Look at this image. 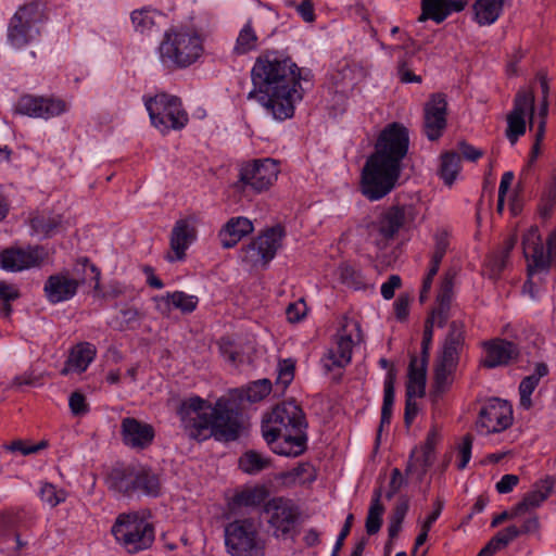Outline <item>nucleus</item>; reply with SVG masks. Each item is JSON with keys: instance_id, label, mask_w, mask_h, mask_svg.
Wrapping results in <instances>:
<instances>
[{"instance_id": "obj_35", "label": "nucleus", "mask_w": 556, "mask_h": 556, "mask_svg": "<svg viewBox=\"0 0 556 556\" xmlns=\"http://www.w3.org/2000/svg\"><path fill=\"white\" fill-rule=\"evenodd\" d=\"M426 375L427 365H425V362H419L415 355L410 356L406 391H415L418 397H422L426 393Z\"/></svg>"}, {"instance_id": "obj_44", "label": "nucleus", "mask_w": 556, "mask_h": 556, "mask_svg": "<svg viewBox=\"0 0 556 556\" xmlns=\"http://www.w3.org/2000/svg\"><path fill=\"white\" fill-rule=\"evenodd\" d=\"M21 292L14 285L0 281V315L9 319L12 314L11 303L20 299Z\"/></svg>"}, {"instance_id": "obj_52", "label": "nucleus", "mask_w": 556, "mask_h": 556, "mask_svg": "<svg viewBox=\"0 0 556 556\" xmlns=\"http://www.w3.org/2000/svg\"><path fill=\"white\" fill-rule=\"evenodd\" d=\"M14 16H20V20H23V23L36 28V23L41 16L40 7L35 2L25 4L15 12Z\"/></svg>"}, {"instance_id": "obj_53", "label": "nucleus", "mask_w": 556, "mask_h": 556, "mask_svg": "<svg viewBox=\"0 0 556 556\" xmlns=\"http://www.w3.org/2000/svg\"><path fill=\"white\" fill-rule=\"evenodd\" d=\"M40 498L49 506L55 507L65 500V493L61 490L58 491L53 484L46 483L40 489Z\"/></svg>"}, {"instance_id": "obj_36", "label": "nucleus", "mask_w": 556, "mask_h": 556, "mask_svg": "<svg viewBox=\"0 0 556 556\" xmlns=\"http://www.w3.org/2000/svg\"><path fill=\"white\" fill-rule=\"evenodd\" d=\"M37 34V28L23 23V20H20V16L13 15L9 24L8 33V37L12 46L16 48L24 47L34 39Z\"/></svg>"}, {"instance_id": "obj_23", "label": "nucleus", "mask_w": 556, "mask_h": 556, "mask_svg": "<svg viewBox=\"0 0 556 556\" xmlns=\"http://www.w3.org/2000/svg\"><path fill=\"white\" fill-rule=\"evenodd\" d=\"M467 5V0H422L419 22L432 20L442 23L453 12H460Z\"/></svg>"}, {"instance_id": "obj_28", "label": "nucleus", "mask_w": 556, "mask_h": 556, "mask_svg": "<svg viewBox=\"0 0 556 556\" xmlns=\"http://www.w3.org/2000/svg\"><path fill=\"white\" fill-rule=\"evenodd\" d=\"M555 479L546 477L540 480L533 485V489L528 492L522 501L517 504L518 510L522 514L530 509H534L541 506V504L547 500L553 492Z\"/></svg>"}, {"instance_id": "obj_30", "label": "nucleus", "mask_w": 556, "mask_h": 556, "mask_svg": "<svg viewBox=\"0 0 556 556\" xmlns=\"http://www.w3.org/2000/svg\"><path fill=\"white\" fill-rule=\"evenodd\" d=\"M162 484L159 475L149 467L138 466L135 482V496L156 497L161 494Z\"/></svg>"}, {"instance_id": "obj_60", "label": "nucleus", "mask_w": 556, "mask_h": 556, "mask_svg": "<svg viewBox=\"0 0 556 556\" xmlns=\"http://www.w3.org/2000/svg\"><path fill=\"white\" fill-rule=\"evenodd\" d=\"M306 314V306L303 300L290 303L286 309L287 319L291 323L300 321Z\"/></svg>"}, {"instance_id": "obj_45", "label": "nucleus", "mask_w": 556, "mask_h": 556, "mask_svg": "<svg viewBox=\"0 0 556 556\" xmlns=\"http://www.w3.org/2000/svg\"><path fill=\"white\" fill-rule=\"evenodd\" d=\"M517 239L515 236L507 238L502 250L491 258V269L495 275H500L506 268L510 252L513 251Z\"/></svg>"}, {"instance_id": "obj_16", "label": "nucleus", "mask_w": 556, "mask_h": 556, "mask_svg": "<svg viewBox=\"0 0 556 556\" xmlns=\"http://www.w3.org/2000/svg\"><path fill=\"white\" fill-rule=\"evenodd\" d=\"M447 101L443 93H434L424 109V130L431 141L438 140L446 128Z\"/></svg>"}, {"instance_id": "obj_46", "label": "nucleus", "mask_w": 556, "mask_h": 556, "mask_svg": "<svg viewBox=\"0 0 556 556\" xmlns=\"http://www.w3.org/2000/svg\"><path fill=\"white\" fill-rule=\"evenodd\" d=\"M384 513V506L378 504L377 501H371L366 517L365 528L369 535H374L379 532L382 526V515Z\"/></svg>"}, {"instance_id": "obj_9", "label": "nucleus", "mask_w": 556, "mask_h": 556, "mask_svg": "<svg viewBox=\"0 0 556 556\" xmlns=\"http://www.w3.org/2000/svg\"><path fill=\"white\" fill-rule=\"evenodd\" d=\"M523 254L528 261V280L523 285V292H528L532 299L536 298L539 291L538 282L534 281L535 276L547 275L551 263L555 253H545L541 235L536 227H532L522 240Z\"/></svg>"}, {"instance_id": "obj_56", "label": "nucleus", "mask_w": 556, "mask_h": 556, "mask_svg": "<svg viewBox=\"0 0 556 556\" xmlns=\"http://www.w3.org/2000/svg\"><path fill=\"white\" fill-rule=\"evenodd\" d=\"M68 405L75 416H83L89 412L85 395L77 391L71 394Z\"/></svg>"}, {"instance_id": "obj_20", "label": "nucleus", "mask_w": 556, "mask_h": 556, "mask_svg": "<svg viewBox=\"0 0 556 556\" xmlns=\"http://www.w3.org/2000/svg\"><path fill=\"white\" fill-rule=\"evenodd\" d=\"M121 434L125 445L144 450L152 444L155 432L151 425L126 417L121 424Z\"/></svg>"}, {"instance_id": "obj_42", "label": "nucleus", "mask_w": 556, "mask_h": 556, "mask_svg": "<svg viewBox=\"0 0 556 556\" xmlns=\"http://www.w3.org/2000/svg\"><path fill=\"white\" fill-rule=\"evenodd\" d=\"M258 37L255 29L249 21L239 31V35L233 47V52L238 55H242L253 51L257 48Z\"/></svg>"}, {"instance_id": "obj_63", "label": "nucleus", "mask_w": 556, "mask_h": 556, "mask_svg": "<svg viewBox=\"0 0 556 556\" xmlns=\"http://www.w3.org/2000/svg\"><path fill=\"white\" fill-rule=\"evenodd\" d=\"M457 147L463 157L468 161L476 162L483 155L482 150L475 148L466 141H459Z\"/></svg>"}, {"instance_id": "obj_10", "label": "nucleus", "mask_w": 556, "mask_h": 556, "mask_svg": "<svg viewBox=\"0 0 556 556\" xmlns=\"http://www.w3.org/2000/svg\"><path fill=\"white\" fill-rule=\"evenodd\" d=\"M279 163L273 159H258L243 163L239 168L238 180L233 189L238 192H263L277 180Z\"/></svg>"}, {"instance_id": "obj_3", "label": "nucleus", "mask_w": 556, "mask_h": 556, "mask_svg": "<svg viewBox=\"0 0 556 556\" xmlns=\"http://www.w3.org/2000/svg\"><path fill=\"white\" fill-rule=\"evenodd\" d=\"M408 147L409 134L404 125L392 123L380 132L362 170L361 189L368 200L378 201L394 189Z\"/></svg>"}, {"instance_id": "obj_43", "label": "nucleus", "mask_w": 556, "mask_h": 556, "mask_svg": "<svg viewBox=\"0 0 556 556\" xmlns=\"http://www.w3.org/2000/svg\"><path fill=\"white\" fill-rule=\"evenodd\" d=\"M269 466V459L256 451H248L239 458V467L249 475H255Z\"/></svg>"}, {"instance_id": "obj_40", "label": "nucleus", "mask_w": 556, "mask_h": 556, "mask_svg": "<svg viewBox=\"0 0 556 556\" xmlns=\"http://www.w3.org/2000/svg\"><path fill=\"white\" fill-rule=\"evenodd\" d=\"M413 458V455L410 456ZM434 460V450H426L421 446V455L414 460L409 459L405 472L406 475H416V479L421 481L427 473L428 469L432 466Z\"/></svg>"}, {"instance_id": "obj_55", "label": "nucleus", "mask_w": 556, "mask_h": 556, "mask_svg": "<svg viewBox=\"0 0 556 556\" xmlns=\"http://www.w3.org/2000/svg\"><path fill=\"white\" fill-rule=\"evenodd\" d=\"M472 441V437L470 434H466L458 446L459 462L457 464V468L459 470L465 469L471 458Z\"/></svg>"}, {"instance_id": "obj_11", "label": "nucleus", "mask_w": 556, "mask_h": 556, "mask_svg": "<svg viewBox=\"0 0 556 556\" xmlns=\"http://www.w3.org/2000/svg\"><path fill=\"white\" fill-rule=\"evenodd\" d=\"M264 513L268 516L273 536L285 540L295 534L301 513L291 500L274 497L265 504Z\"/></svg>"}, {"instance_id": "obj_41", "label": "nucleus", "mask_w": 556, "mask_h": 556, "mask_svg": "<svg viewBox=\"0 0 556 556\" xmlns=\"http://www.w3.org/2000/svg\"><path fill=\"white\" fill-rule=\"evenodd\" d=\"M460 170V157L456 152H445L441 156L440 177L444 184L452 186Z\"/></svg>"}, {"instance_id": "obj_61", "label": "nucleus", "mask_w": 556, "mask_h": 556, "mask_svg": "<svg viewBox=\"0 0 556 556\" xmlns=\"http://www.w3.org/2000/svg\"><path fill=\"white\" fill-rule=\"evenodd\" d=\"M397 75L402 83H421V77L415 75L408 67V63L405 59L401 60L397 65Z\"/></svg>"}, {"instance_id": "obj_27", "label": "nucleus", "mask_w": 556, "mask_h": 556, "mask_svg": "<svg viewBox=\"0 0 556 556\" xmlns=\"http://www.w3.org/2000/svg\"><path fill=\"white\" fill-rule=\"evenodd\" d=\"M253 231V224L247 217H232L220 229L218 238L225 249L233 248L243 237Z\"/></svg>"}, {"instance_id": "obj_19", "label": "nucleus", "mask_w": 556, "mask_h": 556, "mask_svg": "<svg viewBox=\"0 0 556 556\" xmlns=\"http://www.w3.org/2000/svg\"><path fill=\"white\" fill-rule=\"evenodd\" d=\"M455 276L456 273L453 269H448L444 274L435 298V306L426 318V320H431L432 325H437L439 328H443L451 317Z\"/></svg>"}, {"instance_id": "obj_12", "label": "nucleus", "mask_w": 556, "mask_h": 556, "mask_svg": "<svg viewBox=\"0 0 556 556\" xmlns=\"http://www.w3.org/2000/svg\"><path fill=\"white\" fill-rule=\"evenodd\" d=\"M529 114L530 128L536 123L534 116V94L529 89H520L514 99L513 110L507 114L506 138L511 144L526 134V115Z\"/></svg>"}, {"instance_id": "obj_5", "label": "nucleus", "mask_w": 556, "mask_h": 556, "mask_svg": "<svg viewBox=\"0 0 556 556\" xmlns=\"http://www.w3.org/2000/svg\"><path fill=\"white\" fill-rule=\"evenodd\" d=\"M159 51L161 61L166 67H187L202 54V39L195 31H167Z\"/></svg>"}, {"instance_id": "obj_8", "label": "nucleus", "mask_w": 556, "mask_h": 556, "mask_svg": "<svg viewBox=\"0 0 556 556\" xmlns=\"http://www.w3.org/2000/svg\"><path fill=\"white\" fill-rule=\"evenodd\" d=\"M225 545L231 556H263L265 542L251 518L238 519L225 527Z\"/></svg>"}, {"instance_id": "obj_33", "label": "nucleus", "mask_w": 556, "mask_h": 556, "mask_svg": "<svg viewBox=\"0 0 556 556\" xmlns=\"http://www.w3.org/2000/svg\"><path fill=\"white\" fill-rule=\"evenodd\" d=\"M548 374L545 363H536L533 374L525 377L519 384L520 406L529 409L532 406L531 395L538 387L540 379Z\"/></svg>"}, {"instance_id": "obj_4", "label": "nucleus", "mask_w": 556, "mask_h": 556, "mask_svg": "<svg viewBox=\"0 0 556 556\" xmlns=\"http://www.w3.org/2000/svg\"><path fill=\"white\" fill-rule=\"evenodd\" d=\"M306 429L305 414L294 400L277 404L262 419L264 440L274 453L282 456L296 457L306 451Z\"/></svg>"}, {"instance_id": "obj_21", "label": "nucleus", "mask_w": 556, "mask_h": 556, "mask_svg": "<svg viewBox=\"0 0 556 556\" xmlns=\"http://www.w3.org/2000/svg\"><path fill=\"white\" fill-rule=\"evenodd\" d=\"M410 218H413L412 206L393 205L380 215L376 227L382 239L388 242L394 239Z\"/></svg>"}, {"instance_id": "obj_15", "label": "nucleus", "mask_w": 556, "mask_h": 556, "mask_svg": "<svg viewBox=\"0 0 556 556\" xmlns=\"http://www.w3.org/2000/svg\"><path fill=\"white\" fill-rule=\"evenodd\" d=\"M66 102L53 97L22 96L14 106V112L34 118L49 119L66 112Z\"/></svg>"}, {"instance_id": "obj_64", "label": "nucleus", "mask_w": 556, "mask_h": 556, "mask_svg": "<svg viewBox=\"0 0 556 556\" xmlns=\"http://www.w3.org/2000/svg\"><path fill=\"white\" fill-rule=\"evenodd\" d=\"M401 286V277L397 275H392L389 279L382 283L381 286V295L386 300H391L394 296L395 289Z\"/></svg>"}, {"instance_id": "obj_6", "label": "nucleus", "mask_w": 556, "mask_h": 556, "mask_svg": "<svg viewBox=\"0 0 556 556\" xmlns=\"http://www.w3.org/2000/svg\"><path fill=\"white\" fill-rule=\"evenodd\" d=\"M143 100L152 125L162 132L179 130L187 125L188 114L178 97L161 92Z\"/></svg>"}, {"instance_id": "obj_50", "label": "nucleus", "mask_w": 556, "mask_h": 556, "mask_svg": "<svg viewBox=\"0 0 556 556\" xmlns=\"http://www.w3.org/2000/svg\"><path fill=\"white\" fill-rule=\"evenodd\" d=\"M465 324L462 320H453L448 325V331L444 343H448L450 345L457 348H463L465 343Z\"/></svg>"}, {"instance_id": "obj_26", "label": "nucleus", "mask_w": 556, "mask_h": 556, "mask_svg": "<svg viewBox=\"0 0 556 556\" xmlns=\"http://www.w3.org/2000/svg\"><path fill=\"white\" fill-rule=\"evenodd\" d=\"M194 239V228L186 219H178L170 233V249L174 255L167 254L168 262L181 261L186 256V250Z\"/></svg>"}, {"instance_id": "obj_48", "label": "nucleus", "mask_w": 556, "mask_h": 556, "mask_svg": "<svg viewBox=\"0 0 556 556\" xmlns=\"http://www.w3.org/2000/svg\"><path fill=\"white\" fill-rule=\"evenodd\" d=\"M295 362L291 358L282 359L278 364L276 386L283 392L294 378Z\"/></svg>"}, {"instance_id": "obj_37", "label": "nucleus", "mask_w": 556, "mask_h": 556, "mask_svg": "<svg viewBox=\"0 0 556 556\" xmlns=\"http://www.w3.org/2000/svg\"><path fill=\"white\" fill-rule=\"evenodd\" d=\"M505 0H477L473 4L476 21L480 25H491L501 15Z\"/></svg>"}, {"instance_id": "obj_29", "label": "nucleus", "mask_w": 556, "mask_h": 556, "mask_svg": "<svg viewBox=\"0 0 556 556\" xmlns=\"http://www.w3.org/2000/svg\"><path fill=\"white\" fill-rule=\"evenodd\" d=\"M155 300L159 302V308L163 312H170V308L174 307L184 314L192 313L199 303L195 295L187 294L184 291L167 292Z\"/></svg>"}, {"instance_id": "obj_7", "label": "nucleus", "mask_w": 556, "mask_h": 556, "mask_svg": "<svg viewBox=\"0 0 556 556\" xmlns=\"http://www.w3.org/2000/svg\"><path fill=\"white\" fill-rule=\"evenodd\" d=\"M112 533L129 553H137L151 546L154 541V528L137 513L121 514Z\"/></svg>"}, {"instance_id": "obj_51", "label": "nucleus", "mask_w": 556, "mask_h": 556, "mask_svg": "<svg viewBox=\"0 0 556 556\" xmlns=\"http://www.w3.org/2000/svg\"><path fill=\"white\" fill-rule=\"evenodd\" d=\"M263 502V493L257 489L244 490L233 497V504L238 506L255 507Z\"/></svg>"}, {"instance_id": "obj_38", "label": "nucleus", "mask_w": 556, "mask_h": 556, "mask_svg": "<svg viewBox=\"0 0 556 556\" xmlns=\"http://www.w3.org/2000/svg\"><path fill=\"white\" fill-rule=\"evenodd\" d=\"M131 23L135 29L141 34L151 31L154 27H159L164 16L156 10L142 9L131 13Z\"/></svg>"}, {"instance_id": "obj_47", "label": "nucleus", "mask_w": 556, "mask_h": 556, "mask_svg": "<svg viewBox=\"0 0 556 556\" xmlns=\"http://www.w3.org/2000/svg\"><path fill=\"white\" fill-rule=\"evenodd\" d=\"M340 278L345 286L355 290L363 289L366 286L362 273L348 264L340 267Z\"/></svg>"}, {"instance_id": "obj_34", "label": "nucleus", "mask_w": 556, "mask_h": 556, "mask_svg": "<svg viewBox=\"0 0 556 556\" xmlns=\"http://www.w3.org/2000/svg\"><path fill=\"white\" fill-rule=\"evenodd\" d=\"M36 519L31 509L14 508L0 515V528L11 530L16 528H29Z\"/></svg>"}, {"instance_id": "obj_1", "label": "nucleus", "mask_w": 556, "mask_h": 556, "mask_svg": "<svg viewBox=\"0 0 556 556\" xmlns=\"http://www.w3.org/2000/svg\"><path fill=\"white\" fill-rule=\"evenodd\" d=\"M270 391V380L260 379L244 388L230 390L214 404L200 396L189 397L180 404L177 414L190 439L200 442L213 437L217 441H235L244 428L243 402H260Z\"/></svg>"}, {"instance_id": "obj_32", "label": "nucleus", "mask_w": 556, "mask_h": 556, "mask_svg": "<svg viewBox=\"0 0 556 556\" xmlns=\"http://www.w3.org/2000/svg\"><path fill=\"white\" fill-rule=\"evenodd\" d=\"M396 380V370L390 367L383 384V402L381 407L380 426L378 429V438L384 426H389L392 417V408L394 404V386Z\"/></svg>"}, {"instance_id": "obj_24", "label": "nucleus", "mask_w": 556, "mask_h": 556, "mask_svg": "<svg viewBox=\"0 0 556 556\" xmlns=\"http://www.w3.org/2000/svg\"><path fill=\"white\" fill-rule=\"evenodd\" d=\"M485 358L482 364L486 368H495L507 365L513 358L517 357V346L507 340L496 339L484 342Z\"/></svg>"}, {"instance_id": "obj_31", "label": "nucleus", "mask_w": 556, "mask_h": 556, "mask_svg": "<svg viewBox=\"0 0 556 556\" xmlns=\"http://www.w3.org/2000/svg\"><path fill=\"white\" fill-rule=\"evenodd\" d=\"M352 346L353 341L351 336H340L337 340L336 346L328 351L326 355L327 363L325 366L328 369H332L334 367L342 368L346 366L352 358Z\"/></svg>"}, {"instance_id": "obj_14", "label": "nucleus", "mask_w": 556, "mask_h": 556, "mask_svg": "<svg viewBox=\"0 0 556 556\" xmlns=\"http://www.w3.org/2000/svg\"><path fill=\"white\" fill-rule=\"evenodd\" d=\"M513 421V408L507 401L490 400L479 413L477 428L482 433H497L507 429Z\"/></svg>"}, {"instance_id": "obj_57", "label": "nucleus", "mask_w": 556, "mask_h": 556, "mask_svg": "<svg viewBox=\"0 0 556 556\" xmlns=\"http://www.w3.org/2000/svg\"><path fill=\"white\" fill-rule=\"evenodd\" d=\"M417 396L415 391H406V401H405V412H404V422L407 427H409L417 416L418 405L414 401V397Z\"/></svg>"}, {"instance_id": "obj_2", "label": "nucleus", "mask_w": 556, "mask_h": 556, "mask_svg": "<svg viewBox=\"0 0 556 556\" xmlns=\"http://www.w3.org/2000/svg\"><path fill=\"white\" fill-rule=\"evenodd\" d=\"M251 78L253 89L249 99L257 102L277 121H285L294 114V104L302 100L301 80H307L301 68L290 59L276 52L256 59Z\"/></svg>"}, {"instance_id": "obj_22", "label": "nucleus", "mask_w": 556, "mask_h": 556, "mask_svg": "<svg viewBox=\"0 0 556 556\" xmlns=\"http://www.w3.org/2000/svg\"><path fill=\"white\" fill-rule=\"evenodd\" d=\"M138 466L118 465L113 467L106 477L109 490L126 497L135 496V482Z\"/></svg>"}, {"instance_id": "obj_39", "label": "nucleus", "mask_w": 556, "mask_h": 556, "mask_svg": "<svg viewBox=\"0 0 556 556\" xmlns=\"http://www.w3.org/2000/svg\"><path fill=\"white\" fill-rule=\"evenodd\" d=\"M31 228L45 237H52L62 226V216L59 214L38 215L30 220Z\"/></svg>"}, {"instance_id": "obj_17", "label": "nucleus", "mask_w": 556, "mask_h": 556, "mask_svg": "<svg viewBox=\"0 0 556 556\" xmlns=\"http://www.w3.org/2000/svg\"><path fill=\"white\" fill-rule=\"evenodd\" d=\"M47 253L42 247L27 249H8L0 253V267L10 271H21L39 266Z\"/></svg>"}, {"instance_id": "obj_13", "label": "nucleus", "mask_w": 556, "mask_h": 556, "mask_svg": "<svg viewBox=\"0 0 556 556\" xmlns=\"http://www.w3.org/2000/svg\"><path fill=\"white\" fill-rule=\"evenodd\" d=\"M283 236L280 225L266 229L245 248V260L253 265L268 264L281 247Z\"/></svg>"}, {"instance_id": "obj_62", "label": "nucleus", "mask_w": 556, "mask_h": 556, "mask_svg": "<svg viewBox=\"0 0 556 556\" xmlns=\"http://www.w3.org/2000/svg\"><path fill=\"white\" fill-rule=\"evenodd\" d=\"M519 477L516 475H504L496 483L495 489L500 494H507L518 484Z\"/></svg>"}, {"instance_id": "obj_25", "label": "nucleus", "mask_w": 556, "mask_h": 556, "mask_svg": "<svg viewBox=\"0 0 556 556\" xmlns=\"http://www.w3.org/2000/svg\"><path fill=\"white\" fill-rule=\"evenodd\" d=\"M97 355L96 346L90 342H79L74 345L65 362L61 375H68L70 372L81 374L87 370L89 365L93 362Z\"/></svg>"}, {"instance_id": "obj_18", "label": "nucleus", "mask_w": 556, "mask_h": 556, "mask_svg": "<svg viewBox=\"0 0 556 556\" xmlns=\"http://www.w3.org/2000/svg\"><path fill=\"white\" fill-rule=\"evenodd\" d=\"M84 282L85 279L71 277L68 271L51 275L43 286L45 296L51 304L70 301L76 295L79 286Z\"/></svg>"}, {"instance_id": "obj_59", "label": "nucleus", "mask_w": 556, "mask_h": 556, "mask_svg": "<svg viewBox=\"0 0 556 556\" xmlns=\"http://www.w3.org/2000/svg\"><path fill=\"white\" fill-rule=\"evenodd\" d=\"M520 536L519 528L511 525L498 531L493 538L498 542L502 547L507 546L511 541Z\"/></svg>"}, {"instance_id": "obj_58", "label": "nucleus", "mask_w": 556, "mask_h": 556, "mask_svg": "<svg viewBox=\"0 0 556 556\" xmlns=\"http://www.w3.org/2000/svg\"><path fill=\"white\" fill-rule=\"evenodd\" d=\"M462 350L463 348H457L454 345H450L448 343H444L443 351L439 361L447 364L448 366L456 367Z\"/></svg>"}, {"instance_id": "obj_54", "label": "nucleus", "mask_w": 556, "mask_h": 556, "mask_svg": "<svg viewBox=\"0 0 556 556\" xmlns=\"http://www.w3.org/2000/svg\"><path fill=\"white\" fill-rule=\"evenodd\" d=\"M450 247L448 233L445 230H438L434 233V251L431 260L442 262Z\"/></svg>"}, {"instance_id": "obj_49", "label": "nucleus", "mask_w": 556, "mask_h": 556, "mask_svg": "<svg viewBox=\"0 0 556 556\" xmlns=\"http://www.w3.org/2000/svg\"><path fill=\"white\" fill-rule=\"evenodd\" d=\"M455 368V366H448L438 361L434 368V388L437 392H443L447 389L451 383L450 377Z\"/></svg>"}]
</instances>
